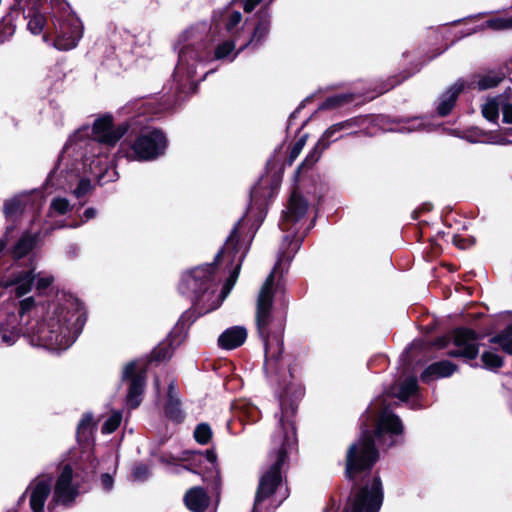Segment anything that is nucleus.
<instances>
[{
	"instance_id": "f257e3e1",
	"label": "nucleus",
	"mask_w": 512,
	"mask_h": 512,
	"mask_svg": "<svg viewBox=\"0 0 512 512\" xmlns=\"http://www.w3.org/2000/svg\"><path fill=\"white\" fill-rule=\"evenodd\" d=\"M294 410L282 412V416L271 441L270 459L272 464L262 475L256 494L255 505L273 494L281 481V465L288 454L297 446L296 429L293 422Z\"/></svg>"
},
{
	"instance_id": "f03ea898",
	"label": "nucleus",
	"mask_w": 512,
	"mask_h": 512,
	"mask_svg": "<svg viewBox=\"0 0 512 512\" xmlns=\"http://www.w3.org/2000/svg\"><path fill=\"white\" fill-rule=\"evenodd\" d=\"M84 324L81 314L65 308H57L45 323L30 325L27 334L34 345L51 350L68 348L80 333Z\"/></svg>"
},
{
	"instance_id": "7ed1b4c3",
	"label": "nucleus",
	"mask_w": 512,
	"mask_h": 512,
	"mask_svg": "<svg viewBox=\"0 0 512 512\" xmlns=\"http://www.w3.org/2000/svg\"><path fill=\"white\" fill-rule=\"evenodd\" d=\"M239 269L240 266L237 265L218 295H214V292L210 291L213 271L211 265L200 266L187 271L182 276L179 289L181 293L191 297L194 305L198 307L199 313L205 314L217 309L221 305L232 290L237 280Z\"/></svg>"
},
{
	"instance_id": "20e7f679",
	"label": "nucleus",
	"mask_w": 512,
	"mask_h": 512,
	"mask_svg": "<svg viewBox=\"0 0 512 512\" xmlns=\"http://www.w3.org/2000/svg\"><path fill=\"white\" fill-rule=\"evenodd\" d=\"M273 283L274 271L268 275L265 282L263 283L256 303V324L258 332L265 344V356L267 361L278 360L282 353L281 344H278V347L273 349L269 342V326L273 319Z\"/></svg>"
},
{
	"instance_id": "39448f33",
	"label": "nucleus",
	"mask_w": 512,
	"mask_h": 512,
	"mask_svg": "<svg viewBox=\"0 0 512 512\" xmlns=\"http://www.w3.org/2000/svg\"><path fill=\"white\" fill-rule=\"evenodd\" d=\"M377 460L372 434L369 430L362 431L358 443L349 447L347 452L346 473L352 479L357 473L369 469Z\"/></svg>"
},
{
	"instance_id": "423d86ee",
	"label": "nucleus",
	"mask_w": 512,
	"mask_h": 512,
	"mask_svg": "<svg viewBox=\"0 0 512 512\" xmlns=\"http://www.w3.org/2000/svg\"><path fill=\"white\" fill-rule=\"evenodd\" d=\"M382 503L381 482L374 479L370 489L359 490L353 497L345 512H378Z\"/></svg>"
},
{
	"instance_id": "0eeeda50",
	"label": "nucleus",
	"mask_w": 512,
	"mask_h": 512,
	"mask_svg": "<svg viewBox=\"0 0 512 512\" xmlns=\"http://www.w3.org/2000/svg\"><path fill=\"white\" fill-rule=\"evenodd\" d=\"M166 139L162 132L154 130L136 139L132 146L137 160H151L164 152Z\"/></svg>"
},
{
	"instance_id": "6e6552de",
	"label": "nucleus",
	"mask_w": 512,
	"mask_h": 512,
	"mask_svg": "<svg viewBox=\"0 0 512 512\" xmlns=\"http://www.w3.org/2000/svg\"><path fill=\"white\" fill-rule=\"evenodd\" d=\"M124 126H114L112 117L104 115L95 119L92 127L93 138L103 144L113 146L125 134Z\"/></svg>"
},
{
	"instance_id": "1a4fd4ad",
	"label": "nucleus",
	"mask_w": 512,
	"mask_h": 512,
	"mask_svg": "<svg viewBox=\"0 0 512 512\" xmlns=\"http://www.w3.org/2000/svg\"><path fill=\"white\" fill-rule=\"evenodd\" d=\"M123 378L131 379L129 392L127 395V403L131 408H136L141 402V394L143 393L145 384L144 370L137 362L127 364L123 370Z\"/></svg>"
},
{
	"instance_id": "9d476101",
	"label": "nucleus",
	"mask_w": 512,
	"mask_h": 512,
	"mask_svg": "<svg viewBox=\"0 0 512 512\" xmlns=\"http://www.w3.org/2000/svg\"><path fill=\"white\" fill-rule=\"evenodd\" d=\"M73 472L69 465L64 466L56 481L53 498L50 505L70 504L77 495V489L72 484Z\"/></svg>"
},
{
	"instance_id": "9b49d317",
	"label": "nucleus",
	"mask_w": 512,
	"mask_h": 512,
	"mask_svg": "<svg viewBox=\"0 0 512 512\" xmlns=\"http://www.w3.org/2000/svg\"><path fill=\"white\" fill-rule=\"evenodd\" d=\"M52 478L50 476H39L33 480L27 492L30 494V506L33 512H42L45 502L51 493Z\"/></svg>"
},
{
	"instance_id": "f8f14e48",
	"label": "nucleus",
	"mask_w": 512,
	"mask_h": 512,
	"mask_svg": "<svg viewBox=\"0 0 512 512\" xmlns=\"http://www.w3.org/2000/svg\"><path fill=\"white\" fill-rule=\"evenodd\" d=\"M454 344L457 349L450 351V356H463L469 359H473L478 354L476 335L471 330L459 329L455 331Z\"/></svg>"
},
{
	"instance_id": "ddd939ff",
	"label": "nucleus",
	"mask_w": 512,
	"mask_h": 512,
	"mask_svg": "<svg viewBox=\"0 0 512 512\" xmlns=\"http://www.w3.org/2000/svg\"><path fill=\"white\" fill-rule=\"evenodd\" d=\"M44 203L39 193L21 194L6 202L4 212L6 216L12 217L21 213L28 205L38 209Z\"/></svg>"
},
{
	"instance_id": "4468645a",
	"label": "nucleus",
	"mask_w": 512,
	"mask_h": 512,
	"mask_svg": "<svg viewBox=\"0 0 512 512\" xmlns=\"http://www.w3.org/2000/svg\"><path fill=\"white\" fill-rule=\"evenodd\" d=\"M82 36V27L78 19H72L69 24L61 26V33L55 41V46L61 50L74 48Z\"/></svg>"
},
{
	"instance_id": "2eb2a0df",
	"label": "nucleus",
	"mask_w": 512,
	"mask_h": 512,
	"mask_svg": "<svg viewBox=\"0 0 512 512\" xmlns=\"http://www.w3.org/2000/svg\"><path fill=\"white\" fill-rule=\"evenodd\" d=\"M343 124H336L328 128L322 137L319 139L314 150L306 157L303 163L300 165L298 171L304 168L312 167L320 158L321 153L328 147L330 140H333L335 134L343 129Z\"/></svg>"
},
{
	"instance_id": "dca6fc26",
	"label": "nucleus",
	"mask_w": 512,
	"mask_h": 512,
	"mask_svg": "<svg viewBox=\"0 0 512 512\" xmlns=\"http://www.w3.org/2000/svg\"><path fill=\"white\" fill-rule=\"evenodd\" d=\"M208 59L206 52L187 46L179 51L178 69L187 68L190 71L196 68L197 64L204 63Z\"/></svg>"
},
{
	"instance_id": "f3484780",
	"label": "nucleus",
	"mask_w": 512,
	"mask_h": 512,
	"mask_svg": "<svg viewBox=\"0 0 512 512\" xmlns=\"http://www.w3.org/2000/svg\"><path fill=\"white\" fill-rule=\"evenodd\" d=\"M307 211L306 201L296 192L291 195L288 210L285 215V220L282 224L283 230L289 229V223L299 220Z\"/></svg>"
},
{
	"instance_id": "a211bd4d",
	"label": "nucleus",
	"mask_w": 512,
	"mask_h": 512,
	"mask_svg": "<svg viewBox=\"0 0 512 512\" xmlns=\"http://www.w3.org/2000/svg\"><path fill=\"white\" fill-rule=\"evenodd\" d=\"M247 338V331L242 326H234L225 330L218 339L219 345L224 349H235L241 346Z\"/></svg>"
},
{
	"instance_id": "6ab92c4d",
	"label": "nucleus",
	"mask_w": 512,
	"mask_h": 512,
	"mask_svg": "<svg viewBox=\"0 0 512 512\" xmlns=\"http://www.w3.org/2000/svg\"><path fill=\"white\" fill-rule=\"evenodd\" d=\"M185 504L191 511L203 512L208 506L209 499L201 488H192L185 495Z\"/></svg>"
},
{
	"instance_id": "aec40b11",
	"label": "nucleus",
	"mask_w": 512,
	"mask_h": 512,
	"mask_svg": "<svg viewBox=\"0 0 512 512\" xmlns=\"http://www.w3.org/2000/svg\"><path fill=\"white\" fill-rule=\"evenodd\" d=\"M382 432H390L399 434L402 432V424L397 416L384 410L379 418L376 433L380 435Z\"/></svg>"
},
{
	"instance_id": "412c9836",
	"label": "nucleus",
	"mask_w": 512,
	"mask_h": 512,
	"mask_svg": "<svg viewBox=\"0 0 512 512\" xmlns=\"http://www.w3.org/2000/svg\"><path fill=\"white\" fill-rule=\"evenodd\" d=\"M34 279L35 276L32 274V271L19 272L13 277L8 285L15 286L16 297H22L31 290Z\"/></svg>"
},
{
	"instance_id": "4be33fe9",
	"label": "nucleus",
	"mask_w": 512,
	"mask_h": 512,
	"mask_svg": "<svg viewBox=\"0 0 512 512\" xmlns=\"http://www.w3.org/2000/svg\"><path fill=\"white\" fill-rule=\"evenodd\" d=\"M462 89L463 84L457 82L453 86H451L445 94H443L440 104L438 106L439 114L445 116L451 111L456 101V98L458 94L462 91Z\"/></svg>"
},
{
	"instance_id": "5701e85b",
	"label": "nucleus",
	"mask_w": 512,
	"mask_h": 512,
	"mask_svg": "<svg viewBox=\"0 0 512 512\" xmlns=\"http://www.w3.org/2000/svg\"><path fill=\"white\" fill-rule=\"evenodd\" d=\"M456 367L449 361H441L430 365L423 373L422 379L428 381L431 377L450 376Z\"/></svg>"
},
{
	"instance_id": "b1692460",
	"label": "nucleus",
	"mask_w": 512,
	"mask_h": 512,
	"mask_svg": "<svg viewBox=\"0 0 512 512\" xmlns=\"http://www.w3.org/2000/svg\"><path fill=\"white\" fill-rule=\"evenodd\" d=\"M417 389V381L415 378L410 377L407 378L400 386L398 391L393 390L391 394L398 399L405 401L407 400L412 394L415 393Z\"/></svg>"
},
{
	"instance_id": "393cba45",
	"label": "nucleus",
	"mask_w": 512,
	"mask_h": 512,
	"mask_svg": "<svg viewBox=\"0 0 512 512\" xmlns=\"http://www.w3.org/2000/svg\"><path fill=\"white\" fill-rule=\"evenodd\" d=\"M19 338V333L9 324L0 325V346H11Z\"/></svg>"
},
{
	"instance_id": "a878e982",
	"label": "nucleus",
	"mask_w": 512,
	"mask_h": 512,
	"mask_svg": "<svg viewBox=\"0 0 512 512\" xmlns=\"http://www.w3.org/2000/svg\"><path fill=\"white\" fill-rule=\"evenodd\" d=\"M36 242L35 237L30 235H24L17 243L14 248V255L17 258H21L25 256L32 248L34 247Z\"/></svg>"
},
{
	"instance_id": "bb28decb",
	"label": "nucleus",
	"mask_w": 512,
	"mask_h": 512,
	"mask_svg": "<svg viewBox=\"0 0 512 512\" xmlns=\"http://www.w3.org/2000/svg\"><path fill=\"white\" fill-rule=\"evenodd\" d=\"M502 78L501 75L495 73L481 76L477 82V88L480 90L493 88L501 82Z\"/></svg>"
},
{
	"instance_id": "cd10ccee",
	"label": "nucleus",
	"mask_w": 512,
	"mask_h": 512,
	"mask_svg": "<svg viewBox=\"0 0 512 512\" xmlns=\"http://www.w3.org/2000/svg\"><path fill=\"white\" fill-rule=\"evenodd\" d=\"M499 107L495 99L488 100L482 106V114L489 121H496L498 118Z\"/></svg>"
},
{
	"instance_id": "c85d7f7f",
	"label": "nucleus",
	"mask_w": 512,
	"mask_h": 512,
	"mask_svg": "<svg viewBox=\"0 0 512 512\" xmlns=\"http://www.w3.org/2000/svg\"><path fill=\"white\" fill-rule=\"evenodd\" d=\"M44 24L45 17L42 14L35 12L28 21V29L31 33L36 35L43 30Z\"/></svg>"
},
{
	"instance_id": "c756f323",
	"label": "nucleus",
	"mask_w": 512,
	"mask_h": 512,
	"mask_svg": "<svg viewBox=\"0 0 512 512\" xmlns=\"http://www.w3.org/2000/svg\"><path fill=\"white\" fill-rule=\"evenodd\" d=\"M482 361H483L484 366L489 369L499 368L503 364L500 356L498 354H496L495 352H491V351L484 352L482 354Z\"/></svg>"
},
{
	"instance_id": "7c9ffc66",
	"label": "nucleus",
	"mask_w": 512,
	"mask_h": 512,
	"mask_svg": "<svg viewBox=\"0 0 512 512\" xmlns=\"http://www.w3.org/2000/svg\"><path fill=\"white\" fill-rule=\"evenodd\" d=\"M268 32V22L260 21L257 27L254 30V33L248 43L240 47V50L244 49L250 43H259L260 40L267 34Z\"/></svg>"
},
{
	"instance_id": "2f4dec72",
	"label": "nucleus",
	"mask_w": 512,
	"mask_h": 512,
	"mask_svg": "<svg viewBox=\"0 0 512 512\" xmlns=\"http://www.w3.org/2000/svg\"><path fill=\"white\" fill-rule=\"evenodd\" d=\"M122 420V415L120 412H113L110 417L105 421L102 432L103 433H112L114 432L118 426L120 425Z\"/></svg>"
},
{
	"instance_id": "473e14b6",
	"label": "nucleus",
	"mask_w": 512,
	"mask_h": 512,
	"mask_svg": "<svg viewBox=\"0 0 512 512\" xmlns=\"http://www.w3.org/2000/svg\"><path fill=\"white\" fill-rule=\"evenodd\" d=\"M242 15L240 12L233 11L229 13L226 17L225 21V28L226 30L231 33L233 36L236 37L237 31H234V28L238 26L241 23Z\"/></svg>"
},
{
	"instance_id": "72a5a7b5",
	"label": "nucleus",
	"mask_w": 512,
	"mask_h": 512,
	"mask_svg": "<svg viewBox=\"0 0 512 512\" xmlns=\"http://www.w3.org/2000/svg\"><path fill=\"white\" fill-rule=\"evenodd\" d=\"M211 435V429L206 424H199L194 431V437L196 441L199 442L200 444L208 443L211 438Z\"/></svg>"
},
{
	"instance_id": "f704fd0d",
	"label": "nucleus",
	"mask_w": 512,
	"mask_h": 512,
	"mask_svg": "<svg viewBox=\"0 0 512 512\" xmlns=\"http://www.w3.org/2000/svg\"><path fill=\"white\" fill-rule=\"evenodd\" d=\"M235 50L234 41H225L217 46L215 50L216 59H225Z\"/></svg>"
},
{
	"instance_id": "c9c22d12",
	"label": "nucleus",
	"mask_w": 512,
	"mask_h": 512,
	"mask_svg": "<svg viewBox=\"0 0 512 512\" xmlns=\"http://www.w3.org/2000/svg\"><path fill=\"white\" fill-rule=\"evenodd\" d=\"M493 341L498 342L505 352L512 354V326L502 336L493 338Z\"/></svg>"
},
{
	"instance_id": "e433bc0d",
	"label": "nucleus",
	"mask_w": 512,
	"mask_h": 512,
	"mask_svg": "<svg viewBox=\"0 0 512 512\" xmlns=\"http://www.w3.org/2000/svg\"><path fill=\"white\" fill-rule=\"evenodd\" d=\"M487 26L495 30H504L512 28L511 18H495L487 22Z\"/></svg>"
},
{
	"instance_id": "4c0bfd02",
	"label": "nucleus",
	"mask_w": 512,
	"mask_h": 512,
	"mask_svg": "<svg viewBox=\"0 0 512 512\" xmlns=\"http://www.w3.org/2000/svg\"><path fill=\"white\" fill-rule=\"evenodd\" d=\"M69 207H70V205H69L68 200H66L64 198H56L52 201L50 210L52 212L62 215V214H65L66 212H68Z\"/></svg>"
},
{
	"instance_id": "58836bf2",
	"label": "nucleus",
	"mask_w": 512,
	"mask_h": 512,
	"mask_svg": "<svg viewBox=\"0 0 512 512\" xmlns=\"http://www.w3.org/2000/svg\"><path fill=\"white\" fill-rule=\"evenodd\" d=\"M172 390H173V386L170 385V387H169V398L170 399H169V403L167 404V407H166V414L173 419H177L178 418V401H177V399H174Z\"/></svg>"
},
{
	"instance_id": "ea45409f",
	"label": "nucleus",
	"mask_w": 512,
	"mask_h": 512,
	"mask_svg": "<svg viewBox=\"0 0 512 512\" xmlns=\"http://www.w3.org/2000/svg\"><path fill=\"white\" fill-rule=\"evenodd\" d=\"M92 431V417L90 415H85L79 425H78V435L81 437H86L87 434H90Z\"/></svg>"
},
{
	"instance_id": "a19ab883",
	"label": "nucleus",
	"mask_w": 512,
	"mask_h": 512,
	"mask_svg": "<svg viewBox=\"0 0 512 512\" xmlns=\"http://www.w3.org/2000/svg\"><path fill=\"white\" fill-rule=\"evenodd\" d=\"M306 144V136L300 137L296 143L293 145L290 156H289V162L292 163L301 153L302 149L304 148Z\"/></svg>"
},
{
	"instance_id": "79ce46f5",
	"label": "nucleus",
	"mask_w": 512,
	"mask_h": 512,
	"mask_svg": "<svg viewBox=\"0 0 512 512\" xmlns=\"http://www.w3.org/2000/svg\"><path fill=\"white\" fill-rule=\"evenodd\" d=\"M52 282H53V277L52 276L43 275V274L39 273L37 275L36 288L38 290L45 289L48 286H50Z\"/></svg>"
},
{
	"instance_id": "37998d69",
	"label": "nucleus",
	"mask_w": 512,
	"mask_h": 512,
	"mask_svg": "<svg viewBox=\"0 0 512 512\" xmlns=\"http://www.w3.org/2000/svg\"><path fill=\"white\" fill-rule=\"evenodd\" d=\"M90 188H91L90 181L86 180V179H82L79 182L78 187L75 189L74 194L78 198L82 197L83 195H85L90 190Z\"/></svg>"
},
{
	"instance_id": "c03bdc74",
	"label": "nucleus",
	"mask_w": 512,
	"mask_h": 512,
	"mask_svg": "<svg viewBox=\"0 0 512 512\" xmlns=\"http://www.w3.org/2000/svg\"><path fill=\"white\" fill-rule=\"evenodd\" d=\"M149 474V470L145 465H139L135 468L133 476L136 480H143Z\"/></svg>"
},
{
	"instance_id": "a18cd8bd",
	"label": "nucleus",
	"mask_w": 512,
	"mask_h": 512,
	"mask_svg": "<svg viewBox=\"0 0 512 512\" xmlns=\"http://www.w3.org/2000/svg\"><path fill=\"white\" fill-rule=\"evenodd\" d=\"M33 307H34V299L32 297L23 299L20 302L21 315H24L26 312L30 311Z\"/></svg>"
},
{
	"instance_id": "49530a36",
	"label": "nucleus",
	"mask_w": 512,
	"mask_h": 512,
	"mask_svg": "<svg viewBox=\"0 0 512 512\" xmlns=\"http://www.w3.org/2000/svg\"><path fill=\"white\" fill-rule=\"evenodd\" d=\"M503 121L508 124H512V105L505 104L502 108Z\"/></svg>"
},
{
	"instance_id": "de8ad7c7",
	"label": "nucleus",
	"mask_w": 512,
	"mask_h": 512,
	"mask_svg": "<svg viewBox=\"0 0 512 512\" xmlns=\"http://www.w3.org/2000/svg\"><path fill=\"white\" fill-rule=\"evenodd\" d=\"M453 243L461 248V249H465L467 248L468 246H471L473 244V241L472 240H465V239H462L460 238L459 236H454L453 237Z\"/></svg>"
},
{
	"instance_id": "09e8293b",
	"label": "nucleus",
	"mask_w": 512,
	"mask_h": 512,
	"mask_svg": "<svg viewBox=\"0 0 512 512\" xmlns=\"http://www.w3.org/2000/svg\"><path fill=\"white\" fill-rule=\"evenodd\" d=\"M101 483L104 489L110 490L113 486V478L109 474H103L101 477Z\"/></svg>"
},
{
	"instance_id": "8fccbe9b",
	"label": "nucleus",
	"mask_w": 512,
	"mask_h": 512,
	"mask_svg": "<svg viewBox=\"0 0 512 512\" xmlns=\"http://www.w3.org/2000/svg\"><path fill=\"white\" fill-rule=\"evenodd\" d=\"M347 101V97L346 96H340V97H335V98H332L328 101V103L331 105V106H338L340 105L341 103Z\"/></svg>"
},
{
	"instance_id": "3c124183",
	"label": "nucleus",
	"mask_w": 512,
	"mask_h": 512,
	"mask_svg": "<svg viewBox=\"0 0 512 512\" xmlns=\"http://www.w3.org/2000/svg\"><path fill=\"white\" fill-rule=\"evenodd\" d=\"M5 29V35L0 34V41H4L7 37L11 36L14 33V28L12 26H6Z\"/></svg>"
},
{
	"instance_id": "603ef678",
	"label": "nucleus",
	"mask_w": 512,
	"mask_h": 512,
	"mask_svg": "<svg viewBox=\"0 0 512 512\" xmlns=\"http://www.w3.org/2000/svg\"><path fill=\"white\" fill-rule=\"evenodd\" d=\"M256 5H257V4H256V3H254V1H253V0H246V2H245V4H244V10H245L246 12H251V11L255 8V6H256Z\"/></svg>"
},
{
	"instance_id": "864d4df0",
	"label": "nucleus",
	"mask_w": 512,
	"mask_h": 512,
	"mask_svg": "<svg viewBox=\"0 0 512 512\" xmlns=\"http://www.w3.org/2000/svg\"><path fill=\"white\" fill-rule=\"evenodd\" d=\"M96 215V211L93 208H88L84 212V216L86 219H91Z\"/></svg>"
},
{
	"instance_id": "5fc2aeb1",
	"label": "nucleus",
	"mask_w": 512,
	"mask_h": 512,
	"mask_svg": "<svg viewBox=\"0 0 512 512\" xmlns=\"http://www.w3.org/2000/svg\"><path fill=\"white\" fill-rule=\"evenodd\" d=\"M263 184H264V181H263V180H261V182L258 184V186H257V187H255V188L253 189V195H254L255 197H256V196H258V195H260V189H261V187L263 186Z\"/></svg>"
},
{
	"instance_id": "6e6d98bb",
	"label": "nucleus",
	"mask_w": 512,
	"mask_h": 512,
	"mask_svg": "<svg viewBox=\"0 0 512 512\" xmlns=\"http://www.w3.org/2000/svg\"><path fill=\"white\" fill-rule=\"evenodd\" d=\"M257 413H258V411L255 408H251L249 411V417H251V419L253 421H255L257 419V416H256Z\"/></svg>"
},
{
	"instance_id": "4d7b16f0",
	"label": "nucleus",
	"mask_w": 512,
	"mask_h": 512,
	"mask_svg": "<svg viewBox=\"0 0 512 512\" xmlns=\"http://www.w3.org/2000/svg\"><path fill=\"white\" fill-rule=\"evenodd\" d=\"M207 459L211 462V463H214L215 459H216V456L213 452L211 451H208L207 452Z\"/></svg>"
},
{
	"instance_id": "13d9d810",
	"label": "nucleus",
	"mask_w": 512,
	"mask_h": 512,
	"mask_svg": "<svg viewBox=\"0 0 512 512\" xmlns=\"http://www.w3.org/2000/svg\"><path fill=\"white\" fill-rule=\"evenodd\" d=\"M5 246H6V241L0 240V252L4 249Z\"/></svg>"
},
{
	"instance_id": "bf43d9fd",
	"label": "nucleus",
	"mask_w": 512,
	"mask_h": 512,
	"mask_svg": "<svg viewBox=\"0 0 512 512\" xmlns=\"http://www.w3.org/2000/svg\"><path fill=\"white\" fill-rule=\"evenodd\" d=\"M253 1H254V3H256V4L258 5V4H259V3H261L263 0H253Z\"/></svg>"
},
{
	"instance_id": "052dcab7",
	"label": "nucleus",
	"mask_w": 512,
	"mask_h": 512,
	"mask_svg": "<svg viewBox=\"0 0 512 512\" xmlns=\"http://www.w3.org/2000/svg\"><path fill=\"white\" fill-rule=\"evenodd\" d=\"M155 385L158 387L159 386V383H158V380L155 381Z\"/></svg>"
}]
</instances>
